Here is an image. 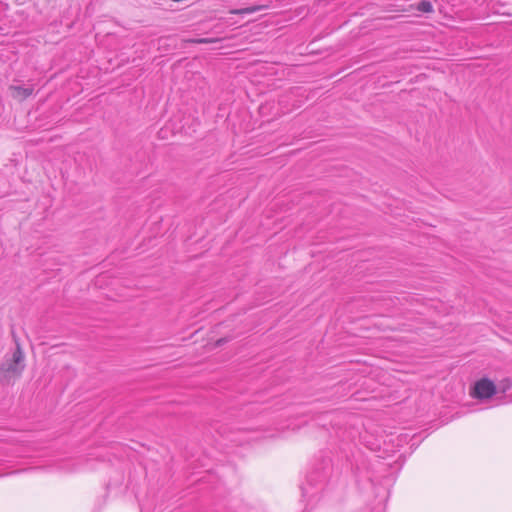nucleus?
Returning <instances> with one entry per match:
<instances>
[{
	"label": "nucleus",
	"instance_id": "nucleus-1",
	"mask_svg": "<svg viewBox=\"0 0 512 512\" xmlns=\"http://www.w3.org/2000/svg\"><path fill=\"white\" fill-rule=\"evenodd\" d=\"M16 348L11 356H5L0 363V384L9 385L15 378H19L25 369V356L21 345L15 339Z\"/></svg>",
	"mask_w": 512,
	"mask_h": 512
},
{
	"label": "nucleus",
	"instance_id": "nucleus-2",
	"mask_svg": "<svg viewBox=\"0 0 512 512\" xmlns=\"http://www.w3.org/2000/svg\"><path fill=\"white\" fill-rule=\"evenodd\" d=\"M496 394V386L493 381L482 378L478 380L474 385L473 397L477 399H488Z\"/></svg>",
	"mask_w": 512,
	"mask_h": 512
},
{
	"label": "nucleus",
	"instance_id": "nucleus-3",
	"mask_svg": "<svg viewBox=\"0 0 512 512\" xmlns=\"http://www.w3.org/2000/svg\"><path fill=\"white\" fill-rule=\"evenodd\" d=\"M10 90H12V96L15 99H18L20 101L25 100L29 96L33 94L34 88L32 86H10Z\"/></svg>",
	"mask_w": 512,
	"mask_h": 512
},
{
	"label": "nucleus",
	"instance_id": "nucleus-4",
	"mask_svg": "<svg viewBox=\"0 0 512 512\" xmlns=\"http://www.w3.org/2000/svg\"><path fill=\"white\" fill-rule=\"evenodd\" d=\"M263 8H264V6L254 5V6H250V7H246V8H241V9H232V10H230V13L235 14V15L251 14V13L258 12V11L262 10Z\"/></svg>",
	"mask_w": 512,
	"mask_h": 512
},
{
	"label": "nucleus",
	"instance_id": "nucleus-5",
	"mask_svg": "<svg viewBox=\"0 0 512 512\" xmlns=\"http://www.w3.org/2000/svg\"><path fill=\"white\" fill-rule=\"evenodd\" d=\"M219 40L220 39H218V38H195V39H190L187 42L193 43V44H210V43L218 42Z\"/></svg>",
	"mask_w": 512,
	"mask_h": 512
},
{
	"label": "nucleus",
	"instance_id": "nucleus-6",
	"mask_svg": "<svg viewBox=\"0 0 512 512\" xmlns=\"http://www.w3.org/2000/svg\"><path fill=\"white\" fill-rule=\"evenodd\" d=\"M417 9L423 13H430L433 11V6L431 2L424 0L419 2Z\"/></svg>",
	"mask_w": 512,
	"mask_h": 512
},
{
	"label": "nucleus",
	"instance_id": "nucleus-7",
	"mask_svg": "<svg viewBox=\"0 0 512 512\" xmlns=\"http://www.w3.org/2000/svg\"><path fill=\"white\" fill-rule=\"evenodd\" d=\"M228 340L226 338H220L217 340L216 342V346H221L223 344H225Z\"/></svg>",
	"mask_w": 512,
	"mask_h": 512
},
{
	"label": "nucleus",
	"instance_id": "nucleus-8",
	"mask_svg": "<svg viewBox=\"0 0 512 512\" xmlns=\"http://www.w3.org/2000/svg\"><path fill=\"white\" fill-rule=\"evenodd\" d=\"M504 388H503V391H505L506 389L510 388L511 386V381L509 379H506L504 380Z\"/></svg>",
	"mask_w": 512,
	"mask_h": 512
}]
</instances>
